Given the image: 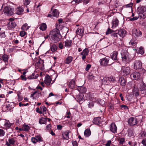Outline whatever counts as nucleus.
<instances>
[{
	"mask_svg": "<svg viewBox=\"0 0 146 146\" xmlns=\"http://www.w3.org/2000/svg\"><path fill=\"white\" fill-rule=\"evenodd\" d=\"M50 39L55 43L59 41L62 38V36L60 34L59 31L57 29L52 30L50 33Z\"/></svg>",
	"mask_w": 146,
	"mask_h": 146,
	"instance_id": "obj_1",
	"label": "nucleus"
},
{
	"mask_svg": "<svg viewBox=\"0 0 146 146\" xmlns=\"http://www.w3.org/2000/svg\"><path fill=\"white\" fill-rule=\"evenodd\" d=\"M136 11L140 19H144L146 17V6L140 5L137 8Z\"/></svg>",
	"mask_w": 146,
	"mask_h": 146,
	"instance_id": "obj_2",
	"label": "nucleus"
},
{
	"mask_svg": "<svg viewBox=\"0 0 146 146\" xmlns=\"http://www.w3.org/2000/svg\"><path fill=\"white\" fill-rule=\"evenodd\" d=\"M115 78L113 76L106 77L104 78L102 80L103 84L106 85H111L112 83L114 82L115 81Z\"/></svg>",
	"mask_w": 146,
	"mask_h": 146,
	"instance_id": "obj_3",
	"label": "nucleus"
},
{
	"mask_svg": "<svg viewBox=\"0 0 146 146\" xmlns=\"http://www.w3.org/2000/svg\"><path fill=\"white\" fill-rule=\"evenodd\" d=\"M99 62L101 65L103 66H110L113 63V62H110V58L108 57L102 58L100 60Z\"/></svg>",
	"mask_w": 146,
	"mask_h": 146,
	"instance_id": "obj_4",
	"label": "nucleus"
},
{
	"mask_svg": "<svg viewBox=\"0 0 146 146\" xmlns=\"http://www.w3.org/2000/svg\"><path fill=\"white\" fill-rule=\"evenodd\" d=\"M134 69L139 71L143 69L142 67V63L139 60L135 61L134 63Z\"/></svg>",
	"mask_w": 146,
	"mask_h": 146,
	"instance_id": "obj_5",
	"label": "nucleus"
},
{
	"mask_svg": "<svg viewBox=\"0 0 146 146\" xmlns=\"http://www.w3.org/2000/svg\"><path fill=\"white\" fill-rule=\"evenodd\" d=\"M14 9L10 7H6L3 10L4 12L8 16H11L13 13Z\"/></svg>",
	"mask_w": 146,
	"mask_h": 146,
	"instance_id": "obj_6",
	"label": "nucleus"
},
{
	"mask_svg": "<svg viewBox=\"0 0 146 146\" xmlns=\"http://www.w3.org/2000/svg\"><path fill=\"white\" fill-rule=\"evenodd\" d=\"M128 124L130 126H133L136 125L138 123L137 118L133 117H131L128 120Z\"/></svg>",
	"mask_w": 146,
	"mask_h": 146,
	"instance_id": "obj_7",
	"label": "nucleus"
},
{
	"mask_svg": "<svg viewBox=\"0 0 146 146\" xmlns=\"http://www.w3.org/2000/svg\"><path fill=\"white\" fill-rule=\"evenodd\" d=\"M130 69L129 67L127 66L126 67H122L121 73L123 76H126L129 75L130 73Z\"/></svg>",
	"mask_w": 146,
	"mask_h": 146,
	"instance_id": "obj_8",
	"label": "nucleus"
},
{
	"mask_svg": "<svg viewBox=\"0 0 146 146\" xmlns=\"http://www.w3.org/2000/svg\"><path fill=\"white\" fill-rule=\"evenodd\" d=\"M121 58L123 61L126 62L128 60L129 58V54L127 51H125L124 52L121 53Z\"/></svg>",
	"mask_w": 146,
	"mask_h": 146,
	"instance_id": "obj_9",
	"label": "nucleus"
},
{
	"mask_svg": "<svg viewBox=\"0 0 146 146\" xmlns=\"http://www.w3.org/2000/svg\"><path fill=\"white\" fill-rule=\"evenodd\" d=\"M130 76L132 79L137 80L140 78L141 75L139 72H135L131 74Z\"/></svg>",
	"mask_w": 146,
	"mask_h": 146,
	"instance_id": "obj_10",
	"label": "nucleus"
},
{
	"mask_svg": "<svg viewBox=\"0 0 146 146\" xmlns=\"http://www.w3.org/2000/svg\"><path fill=\"white\" fill-rule=\"evenodd\" d=\"M89 50L87 48L84 49L82 52L80 53V55H82V59L84 60H85L86 56L88 54Z\"/></svg>",
	"mask_w": 146,
	"mask_h": 146,
	"instance_id": "obj_11",
	"label": "nucleus"
},
{
	"mask_svg": "<svg viewBox=\"0 0 146 146\" xmlns=\"http://www.w3.org/2000/svg\"><path fill=\"white\" fill-rule=\"evenodd\" d=\"M1 124H3L5 127L9 128L12 125V123H11L8 121L2 119L1 120Z\"/></svg>",
	"mask_w": 146,
	"mask_h": 146,
	"instance_id": "obj_12",
	"label": "nucleus"
},
{
	"mask_svg": "<svg viewBox=\"0 0 146 146\" xmlns=\"http://www.w3.org/2000/svg\"><path fill=\"white\" fill-rule=\"evenodd\" d=\"M32 141L34 143H35L38 141H42L41 137L39 135L35 136V137H32Z\"/></svg>",
	"mask_w": 146,
	"mask_h": 146,
	"instance_id": "obj_13",
	"label": "nucleus"
},
{
	"mask_svg": "<svg viewBox=\"0 0 146 146\" xmlns=\"http://www.w3.org/2000/svg\"><path fill=\"white\" fill-rule=\"evenodd\" d=\"M110 131L113 133H115L117 132V127L115 123H112L110 128Z\"/></svg>",
	"mask_w": 146,
	"mask_h": 146,
	"instance_id": "obj_14",
	"label": "nucleus"
},
{
	"mask_svg": "<svg viewBox=\"0 0 146 146\" xmlns=\"http://www.w3.org/2000/svg\"><path fill=\"white\" fill-rule=\"evenodd\" d=\"M133 34L135 36H140L141 35L142 33L139 29H136L133 31Z\"/></svg>",
	"mask_w": 146,
	"mask_h": 146,
	"instance_id": "obj_15",
	"label": "nucleus"
},
{
	"mask_svg": "<svg viewBox=\"0 0 146 146\" xmlns=\"http://www.w3.org/2000/svg\"><path fill=\"white\" fill-rule=\"evenodd\" d=\"M52 81L50 76L46 75L45 76L44 80V82L47 85H49Z\"/></svg>",
	"mask_w": 146,
	"mask_h": 146,
	"instance_id": "obj_16",
	"label": "nucleus"
},
{
	"mask_svg": "<svg viewBox=\"0 0 146 146\" xmlns=\"http://www.w3.org/2000/svg\"><path fill=\"white\" fill-rule=\"evenodd\" d=\"M83 96L84 95L82 94H80L79 95H78V96L76 97L75 99L76 101L78 102H79L80 103H82V102H81L83 101Z\"/></svg>",
	"mask_w": 146,
	"mask_h": 146,
	"instance_id": "obj_17",
	"label": "nucleus"
},
{
	"mask_svg": "<svg viewBox=\"0 0 146 146\" xmlns=\"http://www.w3.org/2000/svg\"><path fill=\"white\" fill-rule=\"evenodd\" d=\"M70 131L67 130L63 132L62 134V137L64 139L68 140L69 139V134Z\"/></svg>",
	"mask_w": 146,
	"mask_h": 146,
	"instance_id": "obj_18",
	"label": "nucleus"
},
{
	"mask_svg": "<svg viewBox=\"0 0 146 146\" xmlns=\"http://www.w3.org/2000/svg\"><path fill=\"white\" fill-rule=\"evenodd\" d=\"M118 82L120 83V85L122 86H125L126 85V80L124 78L122 77H119Z\"/></svg>",
	"mask_w": 146,
	"mask_h": 146,
	"instance_id": "obj_19",
	"label": "nucleus"
},
{
	"mask_svg": "<svg viewBox=\"0 0 146 146\" xmlns=\"http://www.w3.org/2000/svg\"><path fill=\"white\" fill-rule=\"evenodd\" d=\"M64 46L66 47L69 48L71 46L72 41L70 40H67L64 42Z\"/></svg>",
	"mask_w": 146,
	"mask_h": 146,
	"instance_id": "obj_20",
	"label": "nucleus"
},
{
	"mask_svg": "<svg viewBox=\"0 0 146 146\" xmlns=\"http://www.w3.org/2000/svg\"><path fill=\"white\" fill-rule=\"evenodd\" d=\"M138 137L140 139H146V132L145 131H141Z\"/></svg>",
	"mask_w": 146,
	"mask_h": 146,
	"instance_id": "obj_21",
	"label": "nucleus"
},
{
	"mask_svg": "<svg viewBox=\"0 0 146 146\" xmlns=\"http://www.w3.org/2000/svg\"><path fill=\"white\" fill-rule=\"evenodd\" d=\"M118 34L120 37H124L126 33L125 30L123 29H121L117 31Z\"/></svg>",
	"mask_w": 146,
	"mask_h": 146,
	"instance_id": "obj_22",
	"label": "nucleus"
},
{
	"mask_svg": "<svg viewBox=\"0 0 146 146\" xmlns=\"http://www.w3.org/2000/svg\"><path fill=\"white\" fill-rule=\"evenodd\" d=\"M119 24V21L116 18H114L112 21V28L113 29L117 27Z\"/></svg>",
	"mask_w": 146,
	"mask_h": 146,
	"instance_id": "obj_23",
	"label": "nucleus"
},
{
	"mask_svg": "<svg viewBox=\"0 0 146 146\" xmlns=\"http://www.w3.org/2000/svg\"><path fill=\"white\" fill-rule=\"evenodd\" d=\"M118 54L117 51H114L111 54V58L115 60H117V56Z\"/></svg>",
	"mask_w": 146,
	"mask_h": 146,
	"instance_id": "obj_24",
	"label": "nucleus"
},
{
	"mask_svg": "<svg viewBox=\"0 0 146 146\" xmlns=\"http://www.w3.org/2000/svg\"><path fill=\"white\" fill-rule=\"evenodd\" d=\"M94 124L99 125L101 123L100 118L99 117H96L94 118L93 120Z\"/></svg>",
	"mask_w": 146,
	"mask_h": 146,
	"instance_id": "obj_25",
	"label": "nucleus"
},
{
	"mask_svg": "<svg viewBox=\"0 0 146 146\" xmlns=\"http://www.w3.org/2000/svg\"><path fill=\"white\" fill-rule=\"evenodd\" d=\"M76 33L82 37L83 36L84 31H82L81 28H78L76 31Z\"/></svg>",
	"mask_w": 146,
	"mask_h": 146,
	"instance_id": "obj_26",
	"label": "nucleus"
},
{
	"mask_svg": "<svg viewBox=\"0 0 146 146\" xmlns=\"http://www.w3.org/2000/svg\"><path fill=\"white\" fill-rule=\"evenodd\" d=\"M75 85V80H71L69 83V87L70 88L73 89L74 88Z\"/></svg>",
	"mask_w": 146,
	"mask_h": 146,
	"instance_id": "obj_27",
	"label": "nucleus"
},
{
	"mask_svg": "<svg viewBox=\"0 0 146 146\" xmlns=\"http://www.w3.org/2000/svg\"><path fill=\"white\" fill-rule=\"evenodd\" d=\"M78 89L80 92L82 93H85L86 91V88L83 86H78Z\"/></svg>",
	"mask_w": 146,
	"mask_h": 146,
	"instance_id": "obj_28",
	"label": "nucleus"
},
{
	"mask_svg": "<svg viewBox=\"0 0 146 146\" xmlns=\"http://www.w3.org/2000/svg\"><path fill=\"white\" fill-rule=\"evenodd\" d=\"M73 58L71 56H68L67 57L65 60V62L67 64H70L72 61Z\"/></svg>",
	"mask_w": 146,
	"mask_h": 146,
	"instance_id": "obj_29",
	"label": "nucleus"
},
{
	"mask_svg": "<svg viewBox=\"0 0 146 146\" xmlns=\"http://www.w3.org/2000/svg\"><path fill=\"white\" fill-rule=\"evenodd\" d=\"M16 25V23L13 21H10L8 24L9 27L11 28H15Z\"/></svg>",
	"mask_w": 146,
	"mask_h": 146,
	"instance_id": "obj_30",
	"label": "nucleus"
},
{
	"mask_svg": "<svg viewBox=\"0 0 146 146\" xmlns=\"http://www.w3.org/2000/svg\"><path fill=\"white\" fill-rule=\"evenodd\" d=\"M59 13L57 9H54L52 11V15L53 17H57L59 16Z\"/></svg>",
	"mask_w": 146,
	"mask_h": 146,
	"instance_id": "obj_31",
	"label": "nucleus"
},
{
	"mask_svg": "<svg viewBox=\"0 0 146 146\" xmlns=\"http://www.w3.org/2000/svg\"><path fill=\"white\" fill-rule=\"evenodd\" d=\"M48 119L47 117H42L39 120V123L41 124H46V120Z\"/></svg>",
	"mask_w": 146,
	"mask_h": 146,
	"instance_id": "obj_32",
	"label": "nucleus"
},
{
	"mask_svg": "<svg viewBox=\"0 0 146 146\" xmlns=\"http://www.w3.org/2000/svg\"><path fill=\"white\" fill-rule=\"evenodd\" d=\"M46 27L47 26L46 24L43 23L40 25L39 29L42 31H44L46 29Z\"/></svg>",
	"mask_w": 146,
	"mask_h": 146,
	"instance_id": "obj_33",
	"label": "nucleus"
},
{
	"mask_svg": "<svg viewBox=\"0 0 146 146\" xmlns=\"http://www.w3.org/2000/svg\"><path fill=\"white\" fill-rule=\"evenodd\" d=\"M23 11V9L21 7H18L17 9L16 13L18 15H20Z\"/></svg>",
	"mask_w": 146,
	"mask_h": 146,
	"instance_id": "obj_34",
	"label": "nucleus"
},
{
	"mask_svg": "<svg viewBox=\"0 0 146 146\" xmlns=\"http://www.w3.org/2000/svg\"><path fill=\"white\" fill-rule=\"evenodd\" d=\"M91 132L90 129H86L84 132V135L86 137L89 136L91 135Z\"/></svg>",
	"mask_w": 146,
	"mask_h": 146,
	"instance_id": "obj_35",
	"label": "nucleus"
},
{
	"mask_svg": "<svg viewBox=\"0 0 146 146\" xmlns=\"http://www.w3.org/2000/svg\"><path fill=\"white\" fill-rule=\"evenodd\" d=\"M57 46L55 44H53L51 45L50 49L52 52H54L57 50Z\"/></svg>",
	"mask_w": 146,
	"mask_h": 146,
	"instance_id": "obj_36",
	"label": "nucleus"
},
{
	"mask_svg": "<svg viewBox=\"0 0 146 146\" xmlns=\"http://www.w3.org/2000/svg\"><path fill=\"white\" fill-rule=\"evenodd\" d=\"M72 92L73 94L76 97L80 94V92L78 89V90H73Z\"/></svg>",
	"mask_w": 146,
	"mask_h": 146,
	"instance_id": "obj_37",
	"label": "nucleus"
},
{
	"mask_svg": "<svg viewBox=\"0 0 146 146\" xmlns=\"http://www.w3.org/2000/svg\"><path fill=\"white\" fill-rule=\"evenodd\" d=\"M3 60L5 62H8V56L5 54H4L3 55L2 57Z\"/></svg>",
	"mask_w": 146,
	"mask_h": 146,
	"instance_id": "obj_38",
	"label": "nucleus"
},
{
	"mask_svg": "<svg viewBox=\"0 0 146 146\" xmlns=\"http://www.w3.org/2000/svg\"><path fill=\"white\" fill-rule=\"evenodd\" d=\"M23 130L25 131H28L30 128V127L27 125H24L23 127Z\"/></svg>",
	"mask_w": 146,
	"mask_h": 146,
	"instance_id": "obj_39",
	"label": "nucleus"
},
{
	"mask_svg": "<svg viewBox=\"0 0 146 146\" xmlns=\"http://www.w3.org/2000/svg\"><path fill=\"white\" fill-rule=\"evenodd\" d=\"M8 141L10 143L11 145H14L15 142V140L13 138H9Z\"/></svg>",
	"mask_w": 146,
	"mask_h": 146,
	"instance_id": "obj_40",
	"label": "nucleus"
},
{
	"mask_svg": "<svg viewBox=\"0 0 146 146\" xmlns=\"http://www.w3.org/2000/svg\"><path fill=\"white\" fill-rule=\"evenodd\" d=\"M138 52L139 53L141 54H144V50L142 47H141L139 48V49L138 50Z\"/></svg>",
	"mask_w": 146,
	"mask_h": 146,
	"instance_id": "obj_41",
	"label": "nucleus"
},
{
	"mask_svg": "<svg viewBox=\"0 0 146 146\" xmlns=\"http://www.w3.org/2000/svg\"><path fill=\"white\" fill-rule=\"evenodd\" d=\"M29 28L28 26L27 25V24H24L22 26L21 29L23 30H27Z\"/></svg>",
	"mask_w": 146,
	"mask_h": 146,
	"instance_id": "obj_42",
	"label": "nucleus"
},
{
	"mask_svg": "<svg viewBox=\"0 0 146 146\" xmlns=\"http://www.w3.org/2000/svg\"><path fill=\"white\" fill-rule=\"evenodd\" d=\"M140 89L141 91L145 90L146 89V86L144 84H143L140 87Z\"/></svg>",
	"mask_w": 146,
	"mask_h": 146,
	"instance_id": "obj_43",
	"label": "nucleus"
},
{
	"mask_svg": "<svg viewBox=\"0 0 146 146\" xmlns=\"http://www.w3.org/2000/svg\"><path fill=\"white\" fill-rule=\"evenodd\" d=\"M113 32V31L110 29L108 28L107 31H106V35H107L110 34H111Z\"/></svg>",
	"mask_w": 146,
	"mask_h": 146,
	"instance_id": "obj_44",
	"label": "nucleus"
},
{
	"mask_svg": "<svg viewBox=\"0 0 146 146\" xmlns=\"http://www.w3.org/2000/svg\"><path fill=\"white\" fill-rule=\"evenodd\" d=\"M129 44H131L133 46H135L136 44V42L133 40H131L129 42Z\"/></svg>",
	"mask_w": 146,
	"mask_h": 146,
	"instance_id": "obj_45",
	"label": "nucleus"
},
{
	"mask_svg": "<svg viewBox=\"0 0 146 146\" xmlns=\"http://www.w3.org/2000/svg\"><path fill=\"white\" fill-rule=\"evenodd\" d=\"M30 2V0H23V3L25 5H28L29 4Z\"/></svg>",
	"mask_w": 146,
	"mask_h": 146,
	"instance_id": "obj_46",
	"label": "nucleus"
},
{
	"mask_svg": "<svg viewBox=\"0 0 146 146\" xmlns=\"http://www.w3.org/2000/svg\"><path fill=\"white\" fill-rule=\"evenodd\" d=\"M5 108H6L5 111H8L10 110H11V107L9 104H8L7 105L6 104L5 106Z\"/></svg>",
	"mask_w": 146,
	"mask_h": 146,
	"instance_id": "obj_47",
	"label": "nucleus"
},
{
	"mask_svg": "<svg viewBox=\"0 0 146 146\" xmlns=\"http://www.w3.org/2000/svg\"><path fill=\"white\" fill-rule=\"evenodd\" d=\"M5 132L4 131L1 129H0V136L2 137L4 136Z\"/></svg>",
	"mask_w": 146,
	"mask_h": 146,
	"instance_id": "obj_48",
	"label": "nucleus"
},
{
	"mask_svg": "<svg viewBox=\"0 0 146 146\" xmlns=\"http://www.w3.org/2000/svg\"><path fill=\"white\" fill-rule=\"evenodd\" d=\"M133 135V132L131 130H129L128 131V135L129 137H131Z\"/></svg>",
	"mask_w": 146,
	"mask_h": 146,
	"instance_id": "obj_49",
	"label": "nucleus"
},
{
	"mask_svg": "<svg viewBox=\"0 0 146 146\" xmlns=\"http://www.w3.org/2000/svg\"><path fill=\"white\" fill-rule=\"evenodd\" d=\"M133 94H134L135 96H137L139 95V93L137 90H135V89L133 90Z\"/></svg>",
	"mask_w": 146,
	"mask_h": 146,
	"instance_id": "obj_50",
	"label": "nucleus"
},
{
	"mask_svg": "<svg viewBox=\"0 0 146 146\" xmlns=\"http://www.w3.org/2000/svg\"><path fill=\"white\" fill-rule=\"evenodd\" d=\"M116 32L113 33L111 34V36L113 37H117L118 35V31H116Z\"/></svg>",
	"mask_w": 146,
	"mask_h": 146,
	"instance_id": "obj_51",
	"label": "nucleus"
},
{
	"mask_svg": "<svg viewBox=\"0 0 146 146\" xmlns=\"http://www.w3.org/2000/svg\"><path fill=\"white\" fill-rule=\"evenodd\" d=\"M25 32L24 31H22L20 32V35L22 37H23L25 35Z\"/></svg>",
	"mask_w": 146,
	"mask_h": 146,
	"instance_id": "obj_52",
	"label": "nucleus"
},
{
	"mask_svg": "<svg viewBox=\"0 0 146 146\" xmlns=\"http://www.w3.org/2000/svg\"><path fill=\"white\" fill-rule=\"evenodd\" d=\"M91 66V65L90 64H88L86 66L85 68V70L86 71H88L89 69L90 68Z\"/></svg>",
	"mask_w": 146,
	"mask_h": 146,
	"instance_id": "obj_53",
	"label": "nucleus"
},
{
	"mask_svg": "<svg viewBox=\"0 0 146 146\" xmlns=\"http://www.w3.org/2000/svg\"><path fill=\"white\" fill-rule=\"evenodd\" d=\"M125 141V139L123 138H121L120 139L119 143L123 144V143Z\"/></svg>",
	"mask_w": 146,
	"mask_h": 146,
	"instance_id": "obj_54",
	"label": "nucleus"
},
{
	"mask_svg": "<svg viewBox=\"0 0 146 146\" xmlns=\"http://www.w3.org/2000/svg\"><path fill=\"white\" fill-rule=\"evenodd\" d=\"M80 0H74L71 2L72 3H76L78 4L80 2Z\"/></svg>",
	"mask_w": 146,
	"mask_h": 146,
	"instance_id": "obj_55",
	"label": "nucleus"
},
{
	"mask_svg": "<svg viewBox=\"0 0 146 146\" xmlns=\"http://www.w3.org/2000/svg\"><path fill=\"white\" fill-rule=\"evenodd\" d=\"M139 17H134L133 18L130 19V20L131 21L135 20H137L138 19Z\"/></svg>",
	"mask_w": 146,
	"mask_h": 146,
	"instance_id": "obj_56",
	"label": "nucleus"
},
{
	"mask_svg": "<svg viewBox=\"0 0 146 146\" xmlns=\"http://www.w3.org/2000/svg\"><path fill=\"white\" fill-rule=\"evenodd\" d=\"M21 79L22 80H24L25 81H26L27 80V78L23 75H21Z\"/></svg>",
	"mask_w": 146,
	"mask_h": 146,
	"instance_id": "obj_57",
	"label": "nucleus"
},
{
	"mask_svg": "<svg viewBox=\"0 0 146 146\" xmlns=\"http://www.w3.org/2000/svg\"><path fill=\"white\" fill-rule=\"evenodd\" d=\"M142 143L144 146H146V140L145 139H143L142 141Z\"/></svg>",
	"mask_w": 146,
	"mask_h": 146,
	"instance_id": "obj_58",
	"label": "nucleus"
},
{
	"mask_svg": "<svg viewBox=\"0 0 146 146\" xmlns=\"http://www.w3.org/2000/svg\"><path fill=\"white\" fill-rule=\"evenodd\" d=\"M72 143L73 146H78L77 143L76 141H72Z\"/></svg>",
	"mask_w": 146,
	"mask_h": 146,
	"instance_id": "obj_59",
	"label": "nucleus"
},
{
	"mask_svg": "<svg viewBox=\"0 0 146 146\" xmlns=\"http://www.w3.org/2000/svg\"><path fill=\"white\" fill-rule=\"evenodd\" d=\"M111 143V142L110 141H108L107 143L105 145L106 146H110Z\"/></svg>",
	"mask_w": 146,
	"mask_h": 146,
	"instance_id": "obj_60",
	"label": "nucleus"
},
{
	"mask_svg": "<svg viewBox=\"0 0 146 146\" xmlns=\"http://www.w3.org/2000/svg\"><path fill=\"white\" fill-rule=\"evenodd\" d=\"M62 128V126L60 125H58L57 126V129L59 130H61Z\"/></svg>",
	"mask_w": 146,
	"mask_h": 146,
	"instance_id": "obj_61",
	"label": "nucleus"
},
{
	"mask_svg": "<svg viewBox=\"0 0 146 146\" xmlns=\"http://www.w3.org/2000/svg\"><path fill=\"white\" fill-rule=\"evenodd\" d=\"M58 47L59 48H60L61 49H62L63 48V45L62 43H59L58 45Z\"/></svg>",
	"mask_w": 146,
	"mask_h": 146,
	"instance_id": "obj_62",
	"label": "nucleus"
},
{
	"mask_svg": "<svg viewBox=\"0 0 146 146\" xmlns=\"http://www.w3.org/2000/svg\"><path fill=\"white\" fill-rule=\"evenodd\" d=\"M121 107L122 108H124L125 109H128V107H127V106L125 105H122L121 106Z\"/></svg>",
	"mask_w": 146,
	"mask_h": 146,
	"instance_id": "obj_63",
	"label": "nucleus"
},
{
	"mask_svg": "<svg viewBox=\"0 0 146 146\" xmlns=\"http://www.w3.org/2000/svg\"><path fill=\"white\" fill-rule=\"evenodd\" d=\"M13 50V48H10L8 49V51L9 52H12Z\"/></svg>",
	"mask_w": 146,
	"mask_h": 146,
	"instance_id": "obj_64",
	"label": "nucleus"
}]
</instances>
